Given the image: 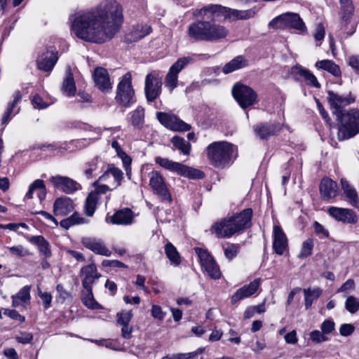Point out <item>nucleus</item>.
<instances>
[{"mask_svg":"<svg viewBox=\"0 0 359 359\" xmlns=\"http://www.w3.org/2000/svg\"><path fill=\"white\" fill-rule=\"evenodd\" d=\"M122 22L121 6L115 0H106L94 8L76 13L72 28L78 38L100 44L115 36Z\"/></svg>","mask_w":359,"mask_h":359,"instance_id":"1","label":"nucleus"},{"mask_svg":"<svg viewBox=\"0 0 359 359\" xmlns=\"http://www.w3.org/2000/svg\"><path fill=\"white\" fill-rule=\"evenodd\" d=\"M187 34L194 41L212 42L224 39L229 34V30L215 22L201 20L189 25Z\"/></svg>","mask_w":359,"mask_h":359,"instance_id":"2","label":"nucleus"},{"mask_svg":"<svg viewBox=\"0 0 359 359\" xmlns=\"http://www.w3.org/2000/svg\"><path fill=\"white\" fill-rule=\"evenodd\" d=\"M198 14L205 19H210V21L215 22L222 18L231 20H247L252 18L255 11L253 9L241 11L219 4H209L201 8Z\"/></svg>","mask_w":359,"mask_h":359,"instance_id":"3","label":"nucleus"},{"mask_svg":"<svg viewBox=\"0 0 359 359\" xmlns=\"http://www.w3.org/2000/svg\"><path fill=\"white\" fill-rule=\"evenodd\" d=\"M233 151V144L225 141L212 142L206 148L210 163L217 168H224L231 163Z\"/></svg>","mask_w":359,"mask_h":359,"instance_id":"4","label":"nucleus"},{"mask_svg":"<svg viewBox=\"0 0 359 359\" xmlns=\"http://www.w3.org/2000/svg\"><path fill=\"white\" fill-rule=\"evenodd\" d=\"M339 122L338 139H350L359 133V111L351 109L336 117Z\"/></svg>","mask_w":359,"mask_h":359,"instance_id":"5","label":"nucleus"},{"mask_svg":"<svg viewBox=\"0 0 359 359\" xmlns=\"http://www.w3.org/2000/svg\"><path fill=\"white\" fill-rule=\"evenodd\" d=\"M131 79V74L128 72L123 76L117 86L116 100L125 107H129L135 102Z\"/></svg>","mask_w":359,"mask_h":359,"instance_id":"6","label":"nucleus"},{"mask_svg":"<svg viewBox=\"0 0 359 359\" xmlns=\"http://www.w3.org/2000/svg\"><path fill=\"white\" fill-rule=\"evenodd\" d=\"M270 27L274 29L293 28L303 31L306 26L297 13H286L273 18L269 24Z\"/></svg>","mask_w":359,"mask_h":359,"instance_id":"7","label":"nucleus"},{"mask_svg":"<svg viewBox=\"0 0 359 359\" xmlns=\"http://www.w3.org/2000/svg\"><path fill=\"white\" fill-rule=\"evenodd\" d=\"M232 94L243 109L250 107L257 102V93L253 89L245 85L235 84L232 89Z\"/></svg>","mask_w":359,"mask_h":359,"instance_id":"8","label":"nucleus"},{"mask_svg":"<svg viewBox=\"0 0 359 359\" xmlns=\"http://www.w3.org/2000/svg\"><path fill=\"white\" fill-rule=\"evenodd\" d=\"M327 100L330 106L332 112L336 117L344 113V108L355 102V97L349 93L346 95H341L332 90L327 91Z\"/></svg>","mask_w":359,"mask_h":359,"instance_id":"9","label":"nucleus"},{"mask_svg":"<svg viewBox=\"0 0 359 359\" xmlns=\"http://www.w3.org/2000/svg\"><path fill=\"white\" fill-rule=\"evenodd\" d=\"M198 255L201 265L204 271L212 279H219L222 276L219 266L216 263L214 258L208 252V251L201 248H196Z\"/></svg>","mask_w":359,"mask_h":359,"instance_id":"10","label":"nucleus"},{"mask_svg":"<svg viewBox=\"0 0 359 359\" xmlns=\"http://www.w3.org/2000/svg\"><path fill=\"white\" fill-rule=\"evenodd\" d=\"M156 118L164 127L173 131H189L191 128L189 124L172 114L159 111L156 113Z\"/></svg>","mask_w":359,"mask_h":359,"instance_id":"11","label":"nucleus"},{"mask_svg":"<svg viewBox=\"0 0 359 359\" xmlns=\"http://www.w3.org/2000/svg\"><path fill=\"white\" fill-rule=\"evenodd\" d=\"M149 185L162 201L171 202V196L166 187L164 178L159 172L152 171L149 173Z\"/></svg>","mask_w":359,"mask_h":359,"instance_id":"12","label":"nucleus"},{"mask_svg":"<svg viewBox=\"0 0 359 359\" xmlns=\"http://www.w3.org/2000/svg\"><path fill=\"white\" fill-rule=\"evenodd\" d=\"M194 62L191 57L179 58L170 67L165 76V86L172 90L177 87L178 74L189 64Z\"/></svg>","mask_w":359,"mask_h":359,"instance_id":"13","label":"nucleus"},{"mask_svg":"<svg viewBox=\"0 0 359 359\" xmlns=\"http://www.w3.org/2000/svg\"><path fill=\"white\" fill-rule=\"evenodd\" d=\"M161 79L155 74H148L145 78L144 92L148 102L154 101L161 94Z\"/></svg>","mask_w":359,"mask_h":359,"instance_id":"14","label":"nucleus"},{"mask_svg":"<svg viewBox=\"0 0 359 359\" xmlns=\"http://www.w3.org/2000/svg\"><path fill=\"white\" fill-rule=\"evenodd\" d=\"M252 216V210L251 208H246L240 213L236 214L229 217L236 233L242 231L250 226Z\"/></svg>","mask_w":359,"mask_h":359,"instance_id":"15","label":"nucleus"},{"mask_svg":"<svg viewBox=\"0 0 359 359\" xmlns=\"http://www.w3.org/2000/svg\"><path fill=\"white\" fill-rule=\"evenodd\" d=\"M282 129L279 123H259L253 126L255 135L261 140H266L277 135Z\"/></svg>","mask_w":359,"mask_h":359,"instance_id":"16","label":"nucleus"},{"mask_svg":"<svg viewBox=\"0 0 359 359\" xmlns=\"http://www.w3.org/2000/svg\"><path fill=\"white\" fill-rule=\"evenodd\" d=\"M50 180L55 188L67 194H73L81 188L79 183L68 177L56 175Z\"/></svg>","mask_w":359,"mask_h":359,"instance_id":"17","label":"nucleus"},{"mask_svg":"<svg viewBox=\"0 0 359 359\" xmlns=\"http://www.w3.org/2000/svg\"><path fill=\"white\" fill-rule=\"evenodd\" d=\"M133 316L131 310H121L116 315V325L121 327V336L124 339H130L133 330V326L130 325V322Z\"/></svg>","mask_w":359,"mask_h":359,"instance_id":"18","label":"nucleus"},{"mask_svg":"<svg viewBox=\"0 0 359 359\" xmlns=\"http://www.w3.org/2000/svg\"><path fill=\"white\" fill-rule=\"evenodd\" d=\"M80 276L82 278L83 288L92 289L93 284L101 276V274L97 272L96 265L93 263L82 267Z\"/></svg>","mask_w":359,"mask_h":359,"instance_id":"19","label":"nucleus"},{"mask_svg":"<svg viewBox=\"0 0 359 359\" xmlns=\"http://www.w3.org/2000/svg\"><path fill=\"white\" fill-rule=\"evenodd\" d=\"M261 279L256 278L248 285H245L232 295L231 303L236 304L238 302L248 298L255 294L260 286Z\"/></svg>","mask_w":359,"mask_h":359,"instance_id":"20","label":"nucleus"},{"mask_svg":"<svg viewBox=\"0 0 359 359\" xmlns=\"http://www.w3.org/2000/svg\"><path fill=\"white\" fill-rule=\"evenodd\" d=\"M329 214L338 221L346 224H355L358 222L355 212L351 209L330 207Z\"/></svg>","mask_w":359,"mask_h":359,"instance_id":"21","label":"nucleus"},{"mask_svg":"<svg viewBox=\"0 0 359 359\" xmlns=\"http://www.w3.org/2000/svg\"><path fill=\"white\" fill-rule=\"evenodd\" d=\"M81 243L84 247L95 254L106 257L111 256V251L107 248L104 242L100 238L84 237L82 238Z\"/></svg>","mask_w":359,"mask_h":359,"instance_id":"22","label":"nucleus"},{"mask_svg":"<svg viewBox=\"0 0 359 359\" xmlns=\"http://www.w3.org/2000/svg\"><path fill=\"white\" fill-rule=\"evenodd\" d=\"M210 231L219 238H229L236 233L229 218L214 223Z\"/></svg>","mask_w":359,"mask_h":359,"instance_id":"23","label":"nucleus"},{"mask_svg":"<svg viewBox=\"0 0 359 359\" xmlns=\"http://www.w3.org/2000/svg\"><path fill=\"white\" fill-rule=\"evenodd\" d=\"M273 248L276 254L281 255L287 247V236L281 227L277 225L273 226Z\"/></svg>","mask_w":359,"mask_h":359,"instance_id":"24","label":"nucleus"},{"mask_svg":"<svg viewBox=\"0 0 359 359\" xmlns=\"http://www.w3.org/2000/svg\"><path fill=\"white\" fill-rule=\"evenodd\" d=\"M57 53L53 50H48L42 53L37 59L38 68L44 72H50L53 69L57 61Z\"/></svg>","mask_w":359,"mask_h":359,"instance_id":"25","label":"nucleus"},{"mask_svg":"<svg viewBox=\"0 0 359 359\" xmlns=\"http://www.w3.org/2000/svg\"><path fill=\"white\" fill-rule=\"evenodd\" d=\"M72 201L68 197L57 198L53 203V213L56 216L64 217L74 210Z\"/></svg>","mask_w":359,"mask_h":359,"instance_id":"26","label":"nucleus"},{"mask_svg":"<svg viewBox=\"0 0 359 359\" xmlns=\"http://www.w3.org/2000/svg\"><path fill=\"white\" fill-rule=\"evenodd\" d=\"M337 191V183L328 177L322 179L320 184V193L324 200H330L336 196Z\"/></svg>","mask_w":359,"mask_h":359,"instance_id":"27","label":"nucleus"},{"mask_svg":"<svg viewBox=\"0 0 359 359\" xmlns=\"http://www.w3.org/2000/svg\"><path fill=\"white\" fill-rule=\"evenodd\" d=\"M93 79L95 86L101 90H109L111 88L109 74L106 69L97 67L94 70Z\"/></svg>","mask_w":359,"mask_h":359,"instance_id":"28","label":"nucleus"},{"mask_svg":"<svg viewBox=\"0 0 359 359\" xmlns=\"http://www.w3.org/2000/svg\"><path fill=\"white\" fill-rule=\"evenodd\" d=\"M134 218L133 212L129 208H123L116 211L110 219L111 223L118 225L132 224Z\"/></svg>","mask_w":359,"mask_h":359,"instance_id":"29","label":"nucleus"},{"mask_svg":"<svg viewBox=\"0 0 359 359\" xmlns=\"http://www.w3.org/2000/svg\"><path fill=\"white\" fill-rule=\"evenodd\" d=\"M111 176L114 179V188H117L121 186L122 180L123 179V173L119 168L115 167L113 164L108 165L106 171L99 177L98 180L101 182H107Z\"/></svg>","mask_w":359,"mask_h":359,"instance_id":"30","label":"nucleus"},{"mask_svg":"<svg viewBox=\"0 0 359 359\" xmlns=\"http://www.w3.org/2000/svg\"><path fill=\"white\" fill-rule=\"evenodd\" d=\"M151 31V27L147 25H137L126 35V41L129 43L136 42L148 35Z\"/></svg>","mask_w":359,"mask_h":359,"instance_id":"31","label":"nucleus"},{"mask_svg":"<svg viewBox=\"0 0 359 359\" xmlns=\"http://www.w3.org/2000/svg\"><path fill=\"white\" fill-rule=\"evenodd\" d=\"M293 74L299 76L306 84L311 85L316 88H320V84L318 81L316 76L313 74L309 69H304L301 66H296L292 69Z\"/></svg>","mask_w":359,"mask_h":359,"instance_id":"32","label":"nucleus"},{"mask_svg":"<svg viewBox=\"0 0 359 359\" xmlns=\"http://www.w3.org/2000/svg\"><path fill=\"white\" fill-rule=\"evenodd\" d=\"M39 190L38 198L39 201H43L46 196V189L44 182L42 180H36L32 183L29 187L28 191L25 195V198L31 199L33 197V192Z\"/></svg>","mask_w":359,"mask_h":359,"instance_id":"33","label":"nucleus"},{"mask_svg":"<svg viewBox=\"0 0 359 359\" xmlns=\"http://www.w3.org/2000/svg\"><path fill=\"white\" fill-rule=\"evenodd\" d=\"M248 65V61L242 55H238L226 63L222 69L225 74L231 73L236 70L245 67Z\"/></svg>","mask_w":359,"mask_h":359,"instance_id":"34","label":"nucleus"},{"mask_svg":"<svg viewBox=\"0 0 359 359\" xmlns=\"http://www.w3.org/2000/svg\"><path fill=\"white\" fill-rule=\"evenodd\" d=\"M29 241L38 246L39 252L48 258L51 256V252L48 242L42 236H33L29 238Z\"/></svg>","mask_w":359,"mask_h":359,"instance_id":"35","label":"nucleus"},{"mask_svg":"<svg viewBox=\"0 0 359 359\" xmlns=\"http://www.w3.org/2000/svg\"><path fill=\"white\" fill-rule=\"evenodd\" d=\"M62 90L67 96H72L76 92L75 82L69 67L66 70V76L63 80Z\"/></svg>","mask_w":359,"mask_h":359,"instance_id":"36","label":"nucleus"},{"mask_svg":"<svg viewBox=\"0 0 359 359\" xmlns=\"http://www.w3.org/2000/svg\"><path fill=\"white\" fill-rule=\"evenodd\" d=\"M342 189L348 201V202L354 207H357L359 204V198L356 190L344 180L341 181Z\"/></svg>","mask_w":359,"mask_h":359,"instance_id":"37","label":"nucleus"},{"mask_svg":"<svg viewBox=\"0 0 359 359\" xmlns=\"http://www.w3.org/2000/svg\"><path fill=\"white\" fill-rule=\"evenodd\" d=\"M81 301L90 309H101L102 306L95 301L92 289H84L81 292Z\"/></svg>","mask_w":359,"mask_h":359,"instance_id":"38","label":"nucleus"},{"mask_svg":"<svg viewBox=\"0 0 359 359\" xmlns=\"http://www.w3.org/2000/svg\"><path fill=\"white\" fill-rule=\"evenodd\" d=\"M315 66L318 69H321L328 72L334 76H341V73L339 67L337 64H335L332 60H323L318 61L316 63Z\"/></svg>","mask_w":359,"mask_h":359,"instance_id":"39","label":"nucleus"},{"mask_svg":"<svg viewBox=\"0 0 359 359\" xmlns=\"http://www.w3.org/2000/svg\"><path fill=\"white\" fill-rule=\"evenodd\" d=\"M155 162L158 164L161 167L168 170L171 172H175L179 175L180 172V168L182 167V163L174 162L172 161L169 160L166 158H162L161 156H157L155 158Z\"/></svg>","mask_w":359,"mask_h":359,"instance_id":"40","label":"nucleus"},{"mask_svg":"<svg viewBox=\"0 0 359 359\" xmlns=\"http://www.w3.org/2000/svg\"><path fill=\"white\" fill-rule=\"evenodd\" d=\"M341 18L343 21L347 23L354 11V6L351 0H339Z\"/></svg>","mask_w":359,"mask_h":359,"instance_id":"41","label":"nucleus"},{"mask_svg":"<svg viewBox=\"0 0 359 359\" xmlns=\"http://www.w3.org/2000/svg\"><path fill=\"white\" fill-rule=\"evenodd\" d=\"M322 290L318 287L305 288L303 290L304 294L305 306L309 309L311 306L313 302L317 299L322 294Z\"/></svg>","mask_w":359,"mask_h":359,"instance_id":"42","label":"nucleus"},{"mask_svg":"<svg viewBox=\"0 0 359 359\" xmlns=\"http://www.w3.org/2000/svg\"><path fill=\"white\" fill-rule=\"evenodd\" d=\"M171 142L174 147L180 151L184 155H189L190 154L191 144L184 138L175 135L172 138Z\"/></svg>","mask_w":359,"mask_h":359,"instance_id":"43","label":"nucleus"},{"mask_svg":"<svg viewBox=\"0 0 359 359\" xmlns=\"http://www.w3.org/2000/svg\"><path fill=\"white\" fill-rule=\"evenodd\" d=\"M97 201L98 196L97 193L90 192L88 194L86 199L84 205L85 212L87 216L91 217L93 215L96 209Z\"/></svg>","mask_w":359,"mask_h":359,"instance_id":"44","label":"nucleus"},{"mask_svg":"<svg viewBox=\"0 0 359 359\" xmlns=\"http://www.w3.org/2000/svg\"><path fill=\"white\" fill-rule=\"evenodd\" d=\"M85 222V219L81 217L79 214L76 212L73 213L70 217L61 220L60 225L62 228L68 229L72 226L83 224Z\"/></svg>","mask_w":359,"mask_h":359,"instance_id":"45","label":"nucleus"},{"mask_svg":"<svg viewBox=\"0 0 359 359\" xmlns=\"http://www.w3.org/2000/svg\"><path fill=\"white\" fill-rule=\"evenodd\" d=\"M165 252L172 264L178 266L181 263V257L176 248L170 242L165 245Z\"/></svg>","mask_w":359,"mask_h":359,"instance_id":"46","label":"nucleus"},{"mask_svg":"<svg viewBox=\"0 0 359 359\" xmlns=\"http://www.w3.org/2000/svg\"><path fill=\"white\" fill-rule=\"evenodd\" d=\"M182 168H180V172L179 173V175L181 176L187 177L194 180L202 179L205 176L203 172L200 170L190 168L184 164H182Z\"/></svg>","mask_w":359,"mask_h":359,"instance_id":"47","label":"nucleus"},{"mask_svg":"<svg viewBox=\"0 0 359 359\" xmlns=\"http://www.w3.org/2000/svg\"><path fill=\"white\" fill-rule=\"evenodd\" d=\"M144 110L142 107H137L133 111L130 121L133 126L138 128H141L144 123Z\"/></svg>","mask_w":359,"mask_h":359,"instance_id":"48","label":"nucleus"},{"mask_svg":"<svg viewBox=\"0 0 359 359\" xmlns=\"http://www.w3.org/2000/svg\"><path fill=\"white\" fill-rule=\"evenodd\" d=\"M314 243L312 238H307L302 243L301 251L298 255L300 259H304L312 255Z\"/></svg>","mask_w":359,"mask_h":359,"instance_id":"49","label":"nucleus"},{"mask_svg":"<svg viewBox=\"0 0 359 359\" xmlns=\"http://www.w3.org/2000/svg\"><path fill=\"white\" fill-rule=\"evenodd\" d=\"M7 249L12 255L18 257H28L32 255V253L28 249L25 248L21 245L7 247Z\"/></svg>","mask_w":359,"mask_h":359,"instance_id":"50","label":"nucleus"},{"mask_svg":"<svg viewBox=\"0 0 359 359\" xmlns=\"http://www.w3.org/2000/svg\"><path fill=\"white\" fill-rule=\"evenodd\" d=\"M344 306L350 313H355L359 310V301L353 295L348 296L346 299Z\"/></svg>","mask_w":359,"mask_h":359,"instance_id":"51","label":"nucleus"},{"mask_svg":"<svg viewBox=\"0 0 359 359\" xmlns=\"http://www.w3.org/2000/svg\"><path fill=\"white\" fill-rule=\"evenodd\" d=\"M239 249V245L229 244L227 247L224 248V255L229 260H232L238 255Z\"/></svg>","mask_w":359,"mask_h":359,"instance_id":"52","label":"nucleus"},{"mask_svg":"<svg viewBox=\"0 0 359 359\" xmlns=\"http://www.w3.org/2000/svg\"><path fill=\"white\" fill-rule=\"evenodd\" d=\"M30 290L31 286L25 285L20 290V291L14 295L18 299L21 300L24 303L29 302L30 300Z\"/></svg>","mask_w":359,"mask_h":359,"instance_id":"53","label":"nucleus"},{"mask_svg":"<svg viewBox=\"0 0 359 359\" xmlns=\"http://www.w3.org/2000/svg\"><path fill=\"white\" fill-rule=\"evenodd\" d=\"M198 355V352H190L187 353H177L171 355H165L162 359H193Z\"/></svg>","mask_w":359,"mask_h":359,"instance_id":"54","label":"nucleus"},{"mask_svg":"<svg viewBox=\"0 0 359 359\" xmlns=\"http://www.w3.org/2000/svg\"><path fill=\"white\" fill-rule=\"evenodd\" d=\"M310 339L315 343H321L327 341L328 338L319 330H313L310 333Z\"/></svg>","mask_w":359,"mask_h":359,"instance_id":"55","label":"nucleus"},{"mask_svg":"<svg viewBox=\"0 0 359 359\" xmlns=\"http://www.w3.org/2000/svg\"><path fill=\"white\" fill-rule=\"evenodd\" d=\"M38 294L39 297L43 301V306L46 309H48L50 307L51 302H52V296L48 292H42L41 290L39 289Z\"/></svg>","mask_w":359,"mask_h":359,"instance_id":"56","label":"nucleus"},{"mask_svg":"<svg viewBox=\"0 0 359 359\" xmlns=\"http://www.w3.org/2000/svg\"><path fill=\"white\" fill-rule=\"evenodd\" d=\"M335 324L331 320H325L321 325L322 332L325 335L331 333L334 330Z\"/></svg>","mask_w":359,"mask_h":359,"instance_id":"57","label":"nucleus"},{"mask_svg":"<svg viewBox=\"0 0 359 359\" xmlns=\"http://www.w3.org/2000/svg\"><path fill=\"white\" fill-rule=\"evenodd\" d=\"M355 327L351 324H342L339 328V333L343 337H348L352 334Z\"/></svg>","mask_w":359,"mask_h":359,"instance_id":"58","label":"nucleus"},{"mask_svg":"<svg viewBox=\"0 0 359 359\" xmlns=\"http://www.w3.org/2000/svg\"><path fill=\"white\" fill-rule=\"evenodd\" d=\"M102 265L103 266H109V267H118V268H124L127 269L128 266L123 264V262L118 261V260H107L104 259L102 262Z\"/></svg>","mask_w":359,"mask_h":359,"instance_id":"59","label":"nucleus"},{"mask_svg":"<svg viewBox=\"0 0 359 359\" xmlns=\"http://www.w3.org/2000/svg\"><path fill=\"white\" fill-rule=\"evenodd\" d=\"M151 313L154 318L160 320H163L165 317V313L163 312L161 307L157 305H152Z\"/></svg>","mask_w":359,"mask_h":359,"instance_id":"60","label":"nucleus"},{"mask_svg":"<svg viewBox=\"0 0 359 359\" xmlns=\"http://www.w3.org/2000/svg\"><path fill=\"white\" fill-rule=\"evenodd\" d=\"M4 315L9 316L11 318L14 319V320H18L21 323H22L25 320V318L23 316H21L15 310L6 309L4 311Z\"/></svg>","mask_w":359,"mask_h":359,"instance_id":"61","label":"nucleus"},{"mask_svg":"<svg viewBox=\"0 0 359 359\" xmlns=\"http://www.w3.org/2000/svg\"><path fill=\"white\" fill-rule=\"evenodd\" d=\"M15 107L8 104L7 109L6 111L4 112L2 118H1V123L2 124H6L8 123L12 118V114L13 111Z\"/></svg>","mask_w":359,"mask_h":359,"instance_id":"62","label":"nucleus"},{"mask_svg":"<svg viewBox=\"0 0 359 359\" xmlns=\"http://www.w3.org/2000/svg\"><path fill=\"white\" fill-rule=\"evenodd\" d=\"M32 339V334L29 332L21 333L20 335L16 337V340L18 341V342L23 344L30 343Z\"/></svg>","mask_w":359,"mask_h":359,"instance_id":"63","label":"nucleus"},{"mask_svg":"<svg viewBox=\"0 0 359 359\" xmlns=\"http://www.w3.org/2000/svg\"><path fill=\"white\" fill-rule=\"evenodd\" d=\"M348 65L359 73V55H352L348 59Z\"/></svg>","mask_w":359,"mask_h":359,"instance_id":"64","label":"nucleus"}]
</instances>
